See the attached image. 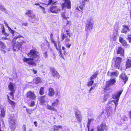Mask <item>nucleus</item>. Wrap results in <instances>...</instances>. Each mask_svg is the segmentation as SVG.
Wrapping results in <instances>:
<instances>
[{"label": "nucleus", "instance_id": "obj_1", "mask_svg": "<svg viewBox=\"0 0 131 131\" xmlns=\"http://www.w3.org/2000/svg\"><path fill=\"white\" fill-rule=\"evenodd\" d=\"M123 90L120 91L113 95V98L115 100H113L111 102H109L108 104L109 107H108L106 109V115L108 117L112 115L113 108L114 107V105H115L114 109V113L116 112V107L118 104V102L119 99V97L121 94Z\"/></svg>", "mask_w": 131, "mask_h": 131}, {"label": "nucleus", "instance_id": "obj_2", "mask_svg": "<svg viewBox=\"0 0 131 131\" xmlns=\"http://www.w3.org/2000/svg\"><path fill=\"white\" fill-rule=\"evenodd\" d=\"M28 55L31 58H24L23 59V61L27 63L28 64L35 66L36 64L32 61V60L37 61L38 60L39 58L38 52L34 50H32L30 51L29 53L28 54Z\"/></svg>", "mask_w": 131, "mask_h": 131}, {"label": "nucleus", "instance_id": "obj_3", "mask_svg": "<svg viewBox=\"0 0 131 131\" xmlns=\"http://www.w3.org/2000/svg\"><path fill=\"white\" fill-rule=\"evenodd\" d=\"M71 34L68 30H66L61 34L62 41L64 40L66 46L67 47L69 48L71 46V44L69 43L70 41V38Z\"/></svg>", "mask_w": 131, "mask_h": 131}, {"label": "nucleus", "instance_id": "obj_4", "mask_svg": "<svg viewBox=\"0 0 131 131\" xmlns=\"http://www.w3.org/2000/svg\"><path fill=\"white\" fill-rule=\"evenodd\" d=\"M94 20L93 18L90 17L88 18L85 24V31L88 32L89 30L91 31L93 29L94 25Z\"/></svg>", "mask_w": 131, "mask_h": 131}, {"label": "nucleus", "instance_id": "obj_5", "mask_svg": "<svg viewBox=\"0 0 131 131\" xmlns=\"http://www.w3.org/2000/svg\"><path fill=\"white\" fill-rule=\"evenodd\" d=\"M9 121L11 130H14L16 126V121L15 118L13 115H10Z\"/></svg>", "mask_w": 131, "mask_h": 131}, {"label": "nucleus", "instance_id": "obj_6", "mask_svg": "<svg viewBox=\"0 0 131 131\" xmlns=\"http://www.w3.org/2000/svg\"><path fill=\"white\" fill-rule=\"evenodd\" d=\"M52 34H51V37H50V39L51 42L53 43L54 45V47L56 48V49L57 50H58L59 52L60 53V56H62V54L61 53V47L60 46V44L59 41H58V47L57 45V42L56 41H55L54 39L52 37Z\"/></svg>", "mask_w": 131, "mask_h": 131}, {"label": "nucleus", "instance_id": "obj_7", "mask_svg": "<svg viewBox=\"0 0 131 131\" xmlns=\"http://www.w3.org/2000/svg\"><path fill=\"white\" fill-rule=\"evenodd\" d=\"M27 42L26 40H22L21 41H19L14 43L13 45V48L14 51H18L19 50L21 47V45L23 43Z\"/></svg>", "mask_w": 131, "mask_h": 131}, {"label": "nucleus", "instance_id": "obj_8", "mask_svg": "<svg viewBox=\"0 0 131 131\" xmlns=\"http://www.w3.org/2000/svg\"><path fill=\"white\" fill-rule=\"evenodd\" d=\"M122 58L120 57L114 58L112 60L113 64L118 69H121L120 64Z\"/></svg>", "mask_w": 131, "mask_h": 131}, {"label": "nucleus", "instance_id": "obj_9", "mask_svg": "<svg viewBox=\"0 0 131 131\" xmlns=\"http://www.w3.org/2000/svg\"><path fill=\"white\" fill-rule=\"evenodd\" d=\"M61 6L62 9L65 8L70 9L71 7V1L70 0H63V3H62Z\"/></svg>", "mask_w": 131, "mask_h": 131}, {"label": "nucleus", "instance_id": "obj_10", "mask_svg": "<svg viewBox=\"0 0 131 131\" xmlns=\"http://www.w3.org/2000/svg\"><path fill=\"white\" fill-rule=\"evenodd\" d=\"M15 85L14 84L10 83L8 85V88L11 92H10V95L12 98L14 97V94L15 93Z\"/></svg>", "mask_w": 131, "mask_h": 131}, {"label": "nucleus", "instance_id": "obj_11", "mask_svg": "<svg viewBox=\"0 0 131 131\" xmlns=\"http://www.w3.org/2000/svg\"><path fill=\"white\" fill-rule=\"evenodd\" d=\"M48 10L53 13L57 14L60 12V9L59 6L52 5L49 8Z\"/></svg>", "mask_w": 131, "mask_h": 131}, {"label": "nucleus", "instance_id": "obj_12", "mask_svg": "<svg viewBox=\"0 0 131 131\" xmlns=\"http://www.w3.org/2000/svg\"><path fill=\"white\" fill-rule=\"evenodd\" d=\"M50 71L52 77L58 79L59 78L60 76L59 74L55 69L51 68L50 69Z\"/></svg>", "mask_w": 131, "mask_h": 131}, {"label": "nucleus", "instance_id": "obj_13", "mask_svg": "<svg viewBox=\"0 0 131 131\" xmlns=\"http://www.w3.org/2000/svg\"><path fill=\"white\" fill-rule=\"evenodd\" d=\"M26 97L30 99L34 100L35 99L36 96L34 92L29 91L26 94Z\"/></svg>", "mask_w": 131, "mask_h": 131}, {"label": "nucleus", "instance_id": "obj_14", "mask_svg": "<svg viewBox=\"0 0 131 131\" xmlns=\"http://www.w3.org/2000/svg\"><path fill=\"white\" fill-rule=\"evenodd\" d=\"M107 129L108 127L106 126L105 124L103 123L98 127L97 131H104L106 130Z\"/></svg>", "mask_w": 131, "mask_h": 131}, {"label": "nucleus", "instance_id": "obj_15", "mask_svg": "<svg viewBox=\"0 0 131 131\" xmlns=\"http://www.w3.org/2000/svg\"><path fill=\"white\" fill-rule=\"evenodd\" d=\"M76 118L79 122H81L82 118L81 115L80 114V112L79 111H76L75 113Z\"/></svg>", "mask_w": 131, "mask_h": 131}, {"label": "nucleus", "instance_id": "obj_16", "mask_svg": "<svg viewBox=\"0 0 131 131\" xmlns=\"http://www.w3.org/2000/svg\"><path fill=\"white\" fill-rule=\"evenodd\" d=\"M122 27L123 28L121 31V32L126 34L127 31H130V28L127 25H123L122 26Z\"/></svg>", "mask_w": 131, "mask_h": 131}, {"label": "nucleus", "instance_id": "obj_17", "mask_svg": "<svg viewBox=\"0 0 131 131\" xmlns=\"http://www.w3.org/2000/svg\"><path fill=\"white\" fill-rule=\"evenodd\" d=\"M117 54H120L121 56L124 57V50L123 48L121 47H119L117 49Z\"/></svg>", "mask_w": 131, "mask_h": 131}, {"label": "nucleus", "instance_id": "obj_18", "mask_svg": "<svg viewBox=\"0 0 131 131\" xmlns=\"http://www.w3.org/2000/svg\"><path fill=\"white\" fill-rule=\"evenodd\" d=\"M119 41L122 44V45L126 47H128V45L126 41L121 37H119Z\"/></svg>", "mask_w": 131, "mask_h": 131}, {"label": "nucleus", "instance_id": "obj_19", "mask_svg": "<svg viewBox=\"0 0 131 131\" xmlns=\"http://www.w3.org/2000/svg\"><path fill=\"white\" fill-rule=\"evenodd\" d=\"M119 77L121 79L125 84L127 81V77L126 75L124 73H122L119 75Z\"/></svg>", "mask_w": 131, "mask_h": 131}, {"label": "nucleus", "instance_id": "obj_20", "mask_svg": "<svg viewBox=\"0 0 131 131\" xmlns=\"http://www.w3.org/2000/svg\"><path fill=\"white\" fill-rule=\"evenodd\" d=\"M116 82V80L114 79H111L106 83V86H110L114 85Z\"/></svg>", "mask_w": 131, "mask_h": 131}, {"label": "nucleus", "instance_id": "obj_21", "mask_svg": "<svg viewBox=\"0 0 131 131\" xmlns=\"http://www.w3.org/2000/svg\"><path fill=\"white\" fill-rule=\"evenodd\" d=\"M107 74L108 76L115 77H116L118 76L119 74V72L117 71H115L112 72H111L110 71H108L107 72Z\"/></svg>", "mask_w": 131, "mask_h": 131}, {"label": "nucleus", "instance_id": "obj_22", "mask_svg": "<svg viewBox=\"0 0 131 131\" xmlns=\"http://www.w3.org/2000/svg\"><path fill=\"white\" fill-rule=\"evenodd\" d=\"M0 49L2 51H3L4 53H5L7 50L5 44L1 41H0Z\"/></svg>", "mask_w": 131, "mask_h": 131}, {"label": "nucleus", "instance_id": "obj_23", "mask_svg": "<svg viewBox=\"0 0 131 131\" xmlns=\"http://www.w3.org/2000/svg\"><path fill=\"white\" fill-rule=\"evenodd\" d=\"M46 98L45 96H41L39 99V101L41 105H45L46 103V101L45 100Z\"/></svg>", "mask_w": 131, "mask_h": 131}, {"label": "nucleus", "instance_id": "obj_24", "mask_svg": "<svg viewBox=\"0 0 131 131\" xmlns=\"http://www.w3.org/2000/svg\"><path fill=\"white\" fill-rule=\"evenodd\" d=\"M118 36L117 31H116L113 33L111 38L114 41H116L117 39Z\"/></svg>", "mask_w": 131, "mask_h": 131}, {"label": "nucleus", "instance_id": "obj_25", "mask_svg": "<svg viewBox=\"0 0 131 131\" xmlns=\"http://www.w3.org/2000/svg\"><path fill=\"white\" fill-rule=\"evenodd\" d=\"M46 107L48 110H49L50 111L52 110L55 112H57V110L52 105L51 106L47 104L46 105Z\"/></svg>", "mask_w": 131, "mask_h": 131}, {"label": "nucleus", "instance_id": "obj_26", "mask_svg": "<svg viewBox=\"0 0 131 131\" xmlns=\"http://www.w3.org/2000/svg\"><path fill=\"white\" fill-rule=\"evenodd\" d=\"M59 103V100L58 99H57L54 100L51 103V105L53 106L56 107L58 105Z\"/></svg>", "mask_w": 131, "mask_h": 131}, {"label": "nucleus", "instance_id": "obj_27", "mask_svg": "<svg viewBox=\"0 0 131 131\" xmlns=\"http://www.w3.org/2000/svg\"><path fill=\"white\" fill-rule=\"evenodd\" d=\"M55 94L54 90L52 88H49L48 89V95L50 96H53Z\"/></svg>", "mask_w": 131, "mask_h": 131}, {"label": "nucleus", "instance_id": "obj_28", "mask_svg": "<svg viewBox=\"0 0 131 131\" xmlns=\"http://www.w3.org/2000/svg\"><path fill=\"white\" fill-rule=\"evenodd\" d=\"M126 68H130L131 67V60L129 59H127L126 62Z\"/></svg>", "mask_w": 131, "mask_h": 131}, {"label": "nucleus", "instance_id": "obj_29", "mask_svg": "<svg viewBox=\"0 0 131 131\" xmlns=\"http://www.w3.org/2000/svg\"><path fill=\"white\" fill-rule=\"evenodd\" d=\"M53 127L54 131H58L62 129V127L60 125L56 126L54 125L53 126Z\"/></svg>", "mask_w": 131, "mask_h": 131}, {"label": "nucleus", "instance_id": "obj_30", "mask_svg": "<svg viewBox=\"0 0 131 131\" xmlns=\"http://www.w3.org/2000/svg\"><path fill=\"white\" fill-rule=\"evenodd\" d=\"M69 14H67V13H62L61 16L62 18L65 20H67L69 18Z\"/></svg>", "mask_w": 131, "mask_h": 131}, {"label": "nucleus", "instance_id": "obj_31", "mask_svg": "<svg viewBox=\"0 0 131 131\" xmlns=\"http://www.w3.org/2000/svg\"><path fill=\"white\" fill-rule=\"evenodd\" d=\"M41 81L40 78L39 77H36L33 80V83L36 84L40 82Z\"/></svg>", "mask_w": 131, "mask_h": 131}, {"label": "nucleus", "instance_id": "obj_32", "mask_svg": "<svg viewBox=\"0 0 131 131\" xmlns=\"http://www.w3.org/2000/svg\"><path fill=\"white\" fill-rule=\"evenodd\" d=\"M7 99L8 100V102L10 103L11 105L13 107L15 105V103L13 101L10 100L9 99V96L8 95H7Z\"/></svg>", "mask_w": 131, "mask_h": 131}, {"label": "nucleus", "instance_id": "obj_33", "mask_svg": "<svg viewBox=\"0 0 131 131\" xmlns=\"http://www.w3.org/2000/svg\"><path fill=\"white\" fill-rule=\"evenodd\" d=\"M5 127L4 124L3 122H0V131H4Z\"/></svg>", "mask_w": 131, "mask_h": 131}, {"label": "nucleus", "instance_id": "obj_34", "mask_svg": "<svg viewBox=\"0 0 131 131\" xmlns=\"http://www.w3.org/2000/svg\"><path fill=\"white\" fill-rule=\"evenodd\" d=\"M40 4H42L40 5V7H39L40 9H41L43 12L44 13H45L46 12L45 11V8L44 7L45 5H46V4L44 3H40Z\"/></svg>", "mask_w": 131, "mask_h": 131}, {"label": "nucleus", "instance_id": "obj_35", "mask_svg": "<svg viewBox=\"0 0 131 131\" xmlns=\"http://www.w3.org/2000/svg\"><path fill=\"white\" fill-rule=\"evenodd\" d=\"M32 11L31 10H26L25 14L28 16H30L32 14Z\"/></svg>", "mask_w": 131, "mask_h": 131}, {"label": "nucleus", "instance_id": "obj_36", "mask_svg": "<svg viewBox=\"0 0 131 131\" xmlns=\"http://www.w3.org/2000/svg\"><path fill=\"white\" fill-rule=\"evenodd\" d=\"M2 32L3 35L6 37L8 36L9 35V34L5 32V29L4 27H3L2 29Z\"/></svg>", "mask_w": 131, "mask_h": 131}, {"label": "nucleus", "instance_id": "obj_37", "mask_svg": "<svg viewBox=\"0 0 131 131\" xmlns=\"http://www.w3.org/2000/svg\"><path fill=\"white\" fill-rule=\"evenodd\" d=\"M94 121V119L93 118L89 119H88V122L87 123V126L88 128V130H89V126L90 124L91 123V122H93Z\"/></svg>", "mask_w": 131, "mask_h": 131}, {"label": "nucleus", "instance_id": "obj_38", "mask_svg": "<svg viewBox=\"0 0 131 131\" xmlns=\"http://www.w3.org/2000/svg\"><path fill=\"white\" fill-rule=\"evenodd\" d=\"M0 10L4 12L5 13H7V11L6 9L4 6L1 4H0Z\"/></svg>", "mask_w": 131, "mask_h": 131}, {"label": "nucleus", "instance_id": "obj_39", "mask_svg": "<svg viewBox=\"0 0 131 131\" xmlns=\"http://www.w3.org/2000/svg\"><path fill=\"white\" fill-rule=\"evenodd\" d=\"M5 112L4 110V108L2 109L1 111V114L0 115V116L1 117H3L5 116Z\"/></svg>", "mask_w": 131, "mask_h": 131}, {"label": "nucleus", "instance_id": "obj_40", "mask_svg": "<svg viewBox=\"0 0 131 131\" xmlns=\"http://www.w3.org/2000/svg\"><path fill=\"white\" fill-rule=\"evenodd\" d=\"M85 4H84L82 3L81 2L80 5L79 6V8L81 10H83L85 6Z\"/></svg>", "mask_w": 131, "mask_h": 131}, {"label": "nucleus", "instance_id": "obj_41", "mask_svg": "<svg viewBox=\"0 0 131 131\" xmlns=\"http://www.w3.org/2000/svg\"><path fill=\"white\" fill-rule=\"evenodd\" d=\"M44 87H42L40 88L39 90V94L40 95H42L44 93Z\"/></svg>", "mask_w": 131, "mask_h": 131}, {"label": "nucleus", "instance_id": "obj_42", "mask_svg": "<svg viewBox=\"0 0 131 131\" xmlns=\"http://www.w3.org/2000/svg\"><path fill=\"white\" fill-rule=\"evenodd\" d=\"M48 5H49L52 3L53 4L56 2L57 1L56 0H48Z\"/></svg>", "mask_w": 131, "mask_h": 131}, {"label": "nucleus", "instance_id": "obj_43", "mask_svg": "<svg viewBox=\"0 0 131 131\" xmlns=\"http://www.w3.org/2000/svg\"><path fill=\"white\" fill-rule=\"evenodd\" d=\"M97 76V73L96 72L94 73L93 75L91 77L90 79L91 80H93Z\"/></svg>", "mask_w": 131, "mask_h": 131}, {"label": "nucleus", "instance_id": "obj_44", "mask_svg": "<svg viewBox=\"0 0 131 131\" xmlns=\"http://www.w3.org/2000/svg\"><path fill=\"white\" fill-rule=\"evenodd\" d=\"M118 23L117 22H116L114 25V27L115 29H116V31H117V29H118Z\"/></svg>", "mask_w": 131, "mask_h": 131}, {"label": "nucleus", "instance_id": "obj_45", "mask_svg": "<svg viewBox=\"0 0 131 131\" xmlns=\"http://www.w3.org/2000/svg\"><path fill=\"white\" fill-rule=\"evenodd\" d=\"M30 17L31 18L34 19V20H37V18L36 17L35 15L34 14H32L30 15Z\"/></svg>", "mask_w": 131, "mask_h": 131}, {"label": "nucleus", "instance_id": "obj_46", "mask_svg": "<svg viewBox=\"0 0 131 131\" xmlns=\"http://www.w3.org/2000/svg\"><path fill=\"white\" fill-rule=\"evenodd\" d=\"M29 105L30 107H33L35 105V103L34 101H31L30 103L28 104Z\"/></svg>", "mask_w": 131, "mask_h": 131}, {"label": "nucleus", "instance_id": "obj_47", "mask_svg": "<svg viewBox=\"0 0 131 131\" xmlns=\"http://www.w3.org/2000/svg\"><path fill=\"white\" fill-rule=\"evenodd\" d=\"M127 40L129 43L131 42V35H128L127 36Z\"/></svg>", "mask_w": 131, "mask_h": 131}, {"label": "nucleus", "instance_id": "obj_48", "mask_svg": "<svg viewBox=\"0 0 131 131\" xmlns=\"http://www.w3.org/2000/svg\"><path fill=\"white\" fill-rule=\"evenodd\" d=\"M8 30L10 32L12 35L13 36H14L15 31L12 29L10 28H9V29H8Z\"/></svg>", "mask_w": 131, "mask_h": 131}, {"label": "nucleus", "instance_id": "obj_49", "mask_svg": "<svg viewBox=\"0 0 131 131\" xmlns=\"http://www.w3.org/2000/svg\"><path fill=\"white\" fill-rule=\"evenodd\" d=\"M93 83H94L93 81H90L88 83V86H91L93 84Z\"/></svg>", "mask_w": 131, "mask_h": 131}, {"label": "nucleus", "instance_id": "obj_50", "mask_svg": "<svg viewBox=\"0 0 131 131\" xmlns=\"http://www.w3.org/2000/svg\"><path fill=\"white\" fill-rule=\"evenodd\" d=\"M20 37L23 38L20 35L17 36H15L14 38V40H16L18 38H19Z\"/></svg>", "mask_w": 131, "mask_h": 131}, {"label": "nucleus", "instance_id": "obj_51", "mask_svg": "<svg viewBox=\"0 0 131 131\" xmlns=\"http://www.w3.org/2000/svg\"><path fill=\"white\" fill-rule=\"evenodd\" d=\"M71 24V23L70 21H67V25L68 26H70Z\"/></svg>", "mask_w": 131, "mask_h": 131}, {"label": "nucleus", "instance_id": "obj_52", "mask_svg": "<svg viewBox=\"0 0 131 131\" xmlns=\"http://www.w3.org/2000/svg\"><path fill=\"white\" fill-rule=\"evenodd\" d=\"M23 131H26V126L25 125H24L22 127Z\"/></svg>", "mask_w": 131, "mask_h": 131}, {"label": "nucleus", "instance_id": "obj_53", "mask_svg": "<svg viewBox=\"0 0 131 131\" xmlns=\"http://www.w3.org/2000/svg\"><path fill=\"white\" fill-rule=\"evenodd\" d=\"M44 56L45 58H46L48 56L47 52H45L43 53Z\"/></svg>", "mask_w": 131, "mask_h": 131}, {"label": "nucleus", "instance_id": "obj_54", "mask_svg": "<svg viewBox=\"0 0 131 131\" xmlns=\"http://www.w3.org/2000/svg\"><path fill=\"white\" fill-rule=\"evenodd\" d=\"M95 88V86H93L90 89V90L89 91V93H90L91 92V91L93 90H94Z\"/></svg>", "mask_w": 131, "mask_h": 131}, {"label": "nucleus", "instance_id": "obj_55", "mask_svg": "<svg viewBox=\"0 0 131 131\" xmlns=\"http://www.w3.org/2000/svg\"><path fill=\"white\" fill-rule=\"evenodd\" d=\"M22 26H27L28 25V23H22Z\"/></svg>", "mask_w": 131, "mask_h": 131}, {"label": "nucleus", "instance_id": "obj_56", "mask_svg": "<svg viewBox=\"0 0 131 131\" xmlns=\"http://www.w3.org/2000/svg\"><path fill=\"white\" fill-rule=\"evenodd\" d=\"M89 1V0H83L81 2L83 4H84L85 5V2H88Z\"/></svg>", "mask_w": 131, "mask_h": 131}, {"label": "nucleus", "instance_id": "obj_57", "mask_svg": "<svg viewBox=\"0 0 131 131\" xmlns=\"http://www.w3.org/2000/svg\"><path fill=\"white\" fill-rule=\"evenodd\" d=\"M4 24H5V25L7 26V27L8 28V29H9V28H10L8 26L7 23L5 21L4 22Z\"/></svg>", "mask_w": 131, "mask_h": 131}, {"label": "nucleus", "instance_id": "obj_58", "mask_svg": "<svg viewBox=\"0 0 131 131\" xmlns=\"http://www.w3.org/2000/svg\"><path fill=\"white\" fill-rule=\"evenodd\" d=\"M26 110L27 112L30 114H31L32 112L31 111H30L29 110H28L27 109H26Z\"/></svg>", "mask_w": 131, "mask_h": 131}, {"label": "nucleus", "instance_id": "obj_59", "mask_svg": "<svg viewBox=\"0 0 131 131\" xmlns=\"http://www.w3.org/2000/svg\"><path fill=\"white\" fill-rule=\"evenodd\" d=\"M123 119L125 121L127 120V117H126V116H124V118H123Z\"/></svg>", "mask_w": 131, "mask_h": 131}, {"label": "nucleus", "instance_id": "obj_60", "mask_svg": "<svg viewBox=\"0 0 131 131\" xmlns=\"http://www.w3.org/2000/svg\"><path fill=\"white\" fill-rule=\"evenodd\" d=\"M8 39L6 37H2V40H7Z\"/></svg>", "mask_w": 131, "mask_h": 131}, {"label": "nucleus", "instance_id": "obj_61", "mask_svg": "<svg viewBox=\"0 0 131 131\" xmlns=\"http://www.w3.org/2000/svg\"><path fill=\"white\" fill-rule=\"evenodd\" d=\"M32 72L34 74H36L37 72V71L36 70L33 69L32 70Z\"/></svg>", "mask_w": 131, "mask_h": 131}, {"label": "nucleus", "instance_id": "obj_62", "mask_svg": "<svg viewBox=\"0 0 131 131\" xmlns=\"http://www.w3.org/2000/svg\"><path fill=\"white\" fill-rule=\"evenodd\" d=\"M35 126L36 127L37 126V123L36 122H35L34 123Z\"/></svg>", "mask_w": 131, "mask_h": 131}, {"label": "nucleus", "instance_id": "obj_63", "mask_svg": "<svg viewBox=\"0 0 131 131\" xmlns=\"http://www.w3.org/2000/svg\"><path fill=\"white\" fill-rule=\"evenodd\" d=\"M35 5H37V6H39V7H40V5H41V4H40L39 3H35Z\"/></svg>", "mask_w": 131, "mask_h": 131}, {"label": "nucleus", "instance_id": "obj_64", "mask_svg": "<svg viewBox=\"0 0 131 131\" xmlns=\"http://www.w3.org/2000/svg\"><path fill=\"white\" fill-rule=\"evenodd\" d=\"M129 117L131 118V110L129 112Z\"/></svg>", "mask_w": 131, "mask_h": 131}]
</instances>
